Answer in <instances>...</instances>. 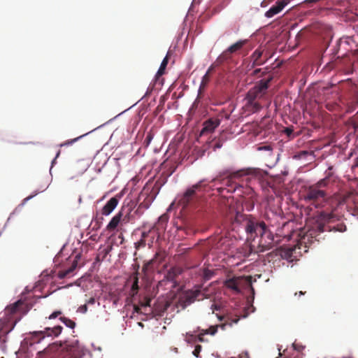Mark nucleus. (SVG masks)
Segmentation results:
<instances>
[{
  "instance_id": "18",
  "label": "nucleus",
  "mask_w": 358,
  "mask_h": 358,
  "mask_svg": "<svg viewBox=\"0 0 358 358\" xmlns=\"http://www.w3.org/2000/svg\"><path fill=\"white\" fill-rule=\"evenodd\" d=\"M168 221L169 216L166 214H163L159 217L157 223L152 227V229H156L157 233H159V229H165Z\"/></svg>"
},
{
  "instance_id": "20",
  "label": "nucleus",
  "mask_w": 358,
  "mask_h": 358,
  "mask_svg": "<svg viewBox=\"0 0 358 358\" xmlns=\"http://www.w3.org/2000/svg\"><path fill=\"white\" fill-rule=\"evenodd\" d=\"M181 273V269L180 268L173 267L171 268L166 273V278L169 281L175 280L176 278L180 275Z\"/></svg>"
},
{
  "instance_id": "19",
  "label": "nucleus",
  "mask_w": 358,
  "mask_h": 358,
  "mask_svg": "<svg viewBox=\"0 0 358 358\" xmlns=\"http://www.w3.org/2000/svg\"><path fill=\"white\" fill-rule=\"evenodd\" d=\"M23 305V302L21 300H19L12 305L8 306L6 308V312L9 315H13L17 312H20L21 310V307Z\"/></svg>"
},
{
  "instance_id": "16",
  "label": "nucleus",
  "mask_w": 358,
  "mask_h": 358,
  "mask_svg": "<svg viewBox=\"0 0 358 358\" xmlns=\"http://www.w3.org/2000/svg\"><path fill=\"white\" fill-rule=\"evenodd\" d=\"M219 320L221 321H222V320L224 321V322L220 325V327L222 329H224L225 327L227 325H229L231 327V326H232L233 324H236L238 322L239 318L238 316H236L235 317H234L231 315L228 314V315L220 317Z\"/></svg>"
},
{
  "instance_id": "3",
  "label": "nucleus",
  "mask_w": 358,
  "mask_h": 358,
  "mask_svg": "<svg viewBox=\"0 0 358 358\" xmlns=\"http://www.w3.org/2000/svg\"><path fill=\"white\" fill-rule=\"evenodd\" d=\"M273 76L262 79L249 90L245 96V108L251 113H257L262 108V101L266 97Z\"/></svg>"
},
{
  "instance_id": "6",
  "label": "nucleus",
  "mask_w": 358,
  "mask_h": 358,
  "mask_svg": "<svg viewBox=\"0 0 358 358\" xmlns=\"http://www.w3.org/2000/svg\"><path fill=\"white\" fill-rule=\"evenodd\" d=\"M131 209L129 207H122L121 210L111 219L106 228L108 231H113L120 223L127 224Z\"/></svg>"
},
{
  "instance_id": "2",
  "label": "nucleus",
  "mask_w": 358,
  "mask_h": 358,
  "mask_svg": "<svg viewBox=\"0 0 358 358\" xmlns=\"http://www.w3.org/2000/svg\"><path fill=\"white\" fill-rule=\"evenodd\" d=\"M263 176V172L258 168H247L241 169L236 171H231L227 170L220 173V177H223L222 179L218 178L212 180V182L219 181L221 184L227 187H219L217 190L220 193L222 192L224 189H227L229 192H233L238 187L237 180H246L250 182L252 179H260Z\"/></svg>"
},
{
  "instance_id": "25",
  "label": "nucleus",
  "mask_w": 358,
  "mask_h": 358,
  "mask_svg": "<svg viewBox=\"0 0 358 358\" xmlns=\"http://www.w3.org/2000/svg\"><path fill=\"white\" fill-rule=\"evenodd\" d=\"M151 299L149 297H144L139 301V304L142 308H146L150 306Z\"/></svg>"
},
{
  "instance_id": "32",
  "label": "nucleus",
  "mask_w": 358,
  "mask_h": 358,
  "mask_svg": "<svg viewBox=\"0 0 358 358\" xmlns=\"http://www.w3.org/2000/svg\"><path fill=\"white\" fill-rule=\"evenodd\" d=\"M265 74H266V71H262L261 69H257L252 73L253 76H258V77H262V76H264Z\"/></svg>"
},
{
  "instance_id": "37",
  "label": "nucleus",
  "mask_w": 358,
  "mask_h": 358,
  "mask_svg": "<svg viewBox=\"0 0 358 358\" xmlns=\"http://www.w3.org/2000/svg\"><path fill=\"white\" fill-rule=\"evenodd\" d=\"M78 310L83 313H85L87 311V304H84V305H82L80 306L79 308H78Z\"/></svg>"
},
{
  "instance_id": "33",
  "label": "nucleus",
  "mask_w": 358,
  "mask_h": 358,
  "mask_svg": "<svg viewBox=\"0 0 358 358\" xmlns=\"http://www.w3.org/2000/svg\"><path fill=\"white\" fill-rule=\"evenodd\" d=\"M136 248L138 249L140 247H144L145 246V240H143V238H141L137 243H135Z\"/></svg>"
},
{
  "instance_id": "9",
  "label": "nucleus",
  "mask_w": 358,
  "mask_h": 358,
  "mask_svg": "<svg viewBox=\"0 0 358 358\" xmlns=\"http://www.w3.org/2000/svg\"><path fill=\"white\" fill-rule=\"evenodd\" d=\"M73 345L67 344L66 342L64 343L56 342L49 345L45 350L47 353L66 352V353L71 354L73 352Z\"/></svg>"
},
{
  "instance_id": "48",
  "label": "nucleus",
  "mask_w": 358,
  "mask_h": 358,
  "mask_svg": "<svg viewBox=\"0 0 358 358\" xmlns=\"http://www.w3.org/2000/svg\"><path fill=\"white\" fill-rule=\"evenodd\" d=\"M302 154H303V155H307V154H308V152H307V151H303V152H302Z\"/></svg>"
},
{
  "instance_id": "26",
  "label": "nucleus",
  "mask_w": 358,
  "mask_h": 358,
  "mask_svg": "<svg viewBox=\"0 0 358 358\" xmlns=\"http://www.w3.org/2000/svg\"><path fill=\"white\" fill-rule=\"evenodd\" d=\"M83 136H78L77 138H73V139H70V140H68L62 143H61L59 145V147H64V146H69V145H71L72 144H73L75 142H76L78 139H80V138H82Z\"/></svg>"
},
{
  "instance_id": "35",
  "label": "nucleus",
  "mask_w": 358,
  "mask_h": 358,
  "mask_svg": "<svg viewBox=\"0 0 358 358\" xmlns=\"http://www.w3.org/2000/svg\"><path fill=\"white\" fill-rule=\"evenodd\" d=\"M152 231H156V229H153L152 227L148 231H143L141 234V238L145 240V238L148 236L149 234Z\"/></svg>"
},
{
  "instance_id": "45",
  "label": "nucleus",
  "mask_w": 358,
  "mask_h": 358,
  "mask_svg": "<svg viewBox=\"0 0 358 358\" xmlns=\"http://www.w3.org/2000/svg\"><path fill=\"white\" fill-rule=\"evenodd\" d=\"M345 229H346L345 226H341V228L338 229V230L340 231H345Z\"/></svg>"
},
{
  "instance_id": "34",
  "label": "nucleus",
  "mask_w": 358,
  "mask_h": 358,
  "mask_svg": "<svg viewBox=\"0 0 358 358\" xmlns=\"http://www.w3.org/2000/svg\"><path fill=\"white\" fill-rule=\"evenodd\" d=\"M62 315V311L60 310H57V311H55L53 312L49 317H48V319L50 320H52V319H55L56 317H57L59 315Z\"/></svg>"
},
{
  "instance_id": "38",
  "label": "nucleus",
  "mask_w": 358,
  "mask_h": 358,
  "mask_svg": "<svg viewBox=\"0 0 358 358\" xmlns=\"http://www.w3.org/2000/svg\"><path fill=\"white\" fill-rule=\"evenodd\" d=\"M138 291L137 289H132V288L131 287L129 295L131 297H134L138 294Z\"/></svg>"
},
{
  "instance_id": "10",
  "label": "nucleus",
  "mask_w": 358,
  "mask_h": 358,
  "mask_svg": "<svg viewBox=\"0 0 358 358\" xmlns=\"http://www.w3.org/2000/svg\"><path fill=\"white\" fill-rule=\"evenodd\" d=\"M289 2L288 0H279L276 1L275 3L265 13V17L271 18L280 13Z\"/></svg>"
},
{
  "instance_id": "41",
  "label": "nucleus",
  "mask_w": 358,
  "mask_h": 358,
  "mask_svg": "<svg viewBox=\"0 0 358 358\" xmlns=\"http://www.w3.org/2000/svg\"><path fill=\"white\" fill-rule=\"evenodd\" d=\"M206 334H204V331H202L201 333H200L199 335H198V340L200 341V342H203L204 340H203V336L205 335Z\"/></svg>"
},
{
  "instance_id": "17",
  "label": "nucleus",
  "mask_w": 358,
  "mask_h": 358,
  "mask_svg": "<svg viewBox=\"0 0 358 358\" xmlns=\"http://www.w3.org/2000/svg\"><path fill=\"white\" fill-rule=\"evenodd\" d=\"M78 258V256H76V259H74L73 261L71 266L69 268L63 270V271H60L59 272L58 277L59 278L63 279V278L69 276L71 273H72L74 271V270L76 268V267L78 266V260H77Z\"/></svg>"
},
{
  "instance_id": "8",
  "label": "nucleus",
  "mask_w": 358,
  "mask_h": 358,
  "mask_svg": "<svg viewBox=\"0 0 358 358\" xmlns=\"http://www.w3.org/2000/svg\"><path fill=\"white\" fill-rule=\"evenodd\" d=\"M248 40H239L235 43L230 45L226 50H224L216 59L217 64H221L223 62L229 60L231 57V55L240 50L247 43Z\"/></svg>"
},
{
  "instance_id": "28",
  "label": "nucleus",
  "mask_w": 358,
  "mask_h": 358,
  "mask_svg": "<svg viewBox=\"0 0 358 358\" xmlns=\"http://www.w3.org/2000/svg\"><path fill=\"white\" fill-rule=\"evenodd\" d=\"M217 327H218V325L211 326L209 329H206V330H202V331H204V334H206L214 335V334H215V333L217 331Z\"/></svg>"
},
{
  "instance_id": "47",
  "label": "nucleus",
  "mask_w": 358,
  "mask_h": 358,
  "mask_svg": "<svg viewBox=\"0 0 358 358\" xmlns=\"http://www.w3.org/2000/svg\"><path fill=\"white\" fill-rule=\"evenodd\" d=\"M305 293H306V292H302V291H300V292H299V296H301V295H304V294H305Z\"/></svg>"
},
{
  "instance_id": "30",
  "label": "nucleus",
  "mask_w": 358,
  "mask_h": 358,
  "mask_svg": "<svg viewBox=\"0 0 358 358\" xmlns=\"http://www.w3.org/2000/svg\"><path fill=\"white\" fill-rule=\"evenodd\" d=\"M213 275V272L209 269H204L203 271V278L206 280H208L211 278Z\"/></svg>"
},
{
  "instance_id": "7",
  "label": "nucleus",
  "mask_w": 358,
  "mask_h": 358,
  "mask_svg": "<svg viewBox=\"0 0 358 358\" xmlns=\"http://www.w3.org/2000/svg\"><path fill=\"white\" fill-rule=\"evenodd\" d=\"M208 298L205 289H195L185 292L180 299L183 306H187L196 301H201Z\"/></svg>"
},
{
  "instance_id": "13",
  "label": "nucleus",
  "mask_w": 358,
  "mask_h": 358,
  "mask_svg": "<svg viewBox=\"0 0 358 358\" xmlns=\"http://www.w3.org/2000/svg\"><path fill=\"white\" fill-rule=\"evenodd\" d=\"M240 282L241 280L239 278L234 277L231 278L227 279L224 282V285L228 289H230L234 291L235 292L238 293L241 292L239 288Z\"/></svg>"
},
{
  "instance_id": "21",
  "label": "nucleus",
  "mask_w": 358,
  "mask_h": 358,
  "mask_svg": "<svg viewBox=\"0 0 358 358\" xmlns=\"http://www.w3.org/2000/svg\"><path fill=\"white\" fill-rule=\"evenodd\" d=\"M230 246V241L227 237H221L217 243V248L225 251Z\"/></svg>"
},
{
  "instance_id": "5",
  "label": "nucleus",
  "mask_w": 358,
  "mask_h": 358,
  "mask_svg": "<svg viewBox=\"0 0 358 358\" xmlns=\"http://www.w3.org/2000/svg\"><path fill=\"white\" fill-rule=\"evenodd\" d=\"M328 194L322 189H318L315 185L309 186L305 192L304 200L314 205L316 208L320 207L327 199Z\"/></svg>"
},
{
  "instance_id": "12",
  "label": "nucleus",
  "mask_w": 358,
  "mask_h": 358,
  "mask_svg": "<svg viewBox=\"0 0 358 358\" xmlns=\"http://www.w3.org/2000/svg\"><path fill=\"white\" fill-rule=\"evenodd\" d=\"M118 199L116 197L110 198L102 208L103 215H110L118 204Z\"/></svg>"
},
{
  "instance_id": "4",
  "label": "nucleus",
  "mask_w": 358,
  "mask_h": 358,
  "mask_svg": "<svg viewBox=\"0 0 358 358\" xmlns=\"http://www.w3.org/2000/svg\"><path fill=\"white\" fill-rule=\"evenodd\" d=\"M205 180H201L198 183L188 188L185 192L179 198L178 204L185 208L188 206H194L199 200L198 193L206 187Z\"/></svg>"
},
{
  "instance_id": "43",
  "label": "nucleus",
  "mask_w": 358,
  "mask_h": 358,
  "mask_svg": "<svg viewBox=\"0 0 358 358\" xmlns=\"http://www.w3.org/2000/svg\"><path fill=\"white\" fill-rule=\"evenodd\" d=\"M292 131H293V130L292 129H290V128L287 127V128L285 129V132H286V134L287 135L291 134L292 133Z\"/></svg>"
},
{
  "instance_id": "24",
  "label": "nucleus",
  "mask_w": 358,
  "mask_h": 358,
  "mask_svg": "<svg viewBox=\"0 0 358 358\" xmlns=\"http://www.w3.org/2000/svg\"><path fill=\"white\" fill-rule=\"evenodd\" d=\"M59 320L68 327L74 329L76 327V322L69 318L65 317H61Z\"/></svg>"
},
{
  "instance_id": "23",
  "label": "nucleus",
  "mask_w": 358,
  "mask_h": 358,
  "mask_svg": "<svg viewBox=\"0 0 358 358\" xmlns=\"http://www.w3.org/2000/svg\"><path fill=\"white\" fill-rule=\"evenodd\" d=\"M329 181V177L327 176V177H325L324 178L320 180L317 182H316L313 185L317 187L318 189H324V188H325L328 186Z\"/></svg>"
},
{
  "instance_id": "14",
  "label": "nucleus",
  "mask_w": 358,
  "mask_h": 358,
  "mask_svg": "<svg viewBox=\"0 0 358 358\" xmlns=\"http://www.w3.org/2000/svg\"><path fill=\"white\" fill-rule=\"evenodd\" d=\"M63 327L60 325L55 326L52 328L46 327L43 331L38 333L42 334L43 336H58L62 331Z\"/></svg>"
},
{
  "instance_id": "11",
  "label": "nucleus",
  "mask_w": 358,
  "mask_h": 358,
  "mask_svg": "<svg viewBox=\"0 0 358 358\" xmlns=\"http://www.w3.org/2000/svg\"><path fill=\"white\" fill-rule=\"evenodd\" d=\"M220 124V120L218 119H210L206 121L203 124V127L201 131L200 135H204L206 133L213 132Z\"/></svg>"
},
{
  "instance_id": "27",
  "label": "nucleus",
  "mask_w": 358,
  "mask_h": 358,
  "mask_svg": "<svg viewBox=\"0 0 358 358\" xmlns=\"http://www.w3.org/2000/svg\"><path fill=\"white\" fill-rule=\"evenodd\" d=\"M153 137L154 134L152 131L148 132L143 143L146 147H148L150 145V142L153 139Z\"/></svg>"
},
{
  "instance_id": "39",
  "label": "nucleus",
  "mask_w": 358,
  "mask_h": 358,
  "mask_svg": "<svg viewBox=\"0 0 358 358\" xmlns=\"http://www.w3.org/2000/svg\"><path fill=\"white\" fill-rule=\"evenodd\" d=\"M141 308H142V307L140 306V304L134 306V310L137 313H141Z\"/></svg>"
},
{
  "instance_id": "15",
  "label": "nucleus",
  "mask_w": 358,
  "mask_h": 358,
  "mask_svg": "<svg viewBox=\"0 0 358 358\" xmlns=\"http://www.w3.org/2000/svg\"><path fill=\"white\" fill-rule=\"evenodd\" d=\"M263 54V51L260 49H257L250 56V58L252 61V67L254 68L257 66L262 65L265 63L266 61L262 60V56Z\"/></svg>"
},
{
  "instance_id": "49",
  "label": "nucleus",
  "mask_w": 358,
  "mask_h": 358,
  "mask_svg": "<svg viewBox=\"0 0 358 358\" xmlns=\"http://www.w3.org/2000/svg\"><path fill=\"white\" fill-rule=\"evenodd\" d=\"M1 358H3V357H1Z\"/></svg>"
},
{
  "instance_id": "31",
  "label": "nucleus",
  "mask_w": 358,
  "mask_h": 358,
  "mask_svg": "<svg viewBox=\"0 0 358 358\" xmlns=\"http://www.w3.org/2000/svg\"><path fill=\"white\" fill-rule=\"evenodd\" d=\"M131 288H132V289H137L138 291L139 289L138 278L137 275H135L134 277V281H133V283L131 285Z\"/></svg>"
},
{
  "instance_id": "46",
  "label": "nucleus",
  "mask_w": 358,
  "mask_h": 358,
  "mask_svg": "<svg viewBox=\"0 0 358 358\" xmlns=\"http://www.w3.org/2000/svg\"><path fill=\"white\" fill-rule=\"evenodd\" d=\"M60 153H61V151H60V150H59V151L57 152V155H56V157H55V159L52 161V163H54V162H55V159H56L59 156Z\"/></svg>"
},
{
  "instance_id": "22",
  "label": "nucleus",
  "mask_w": 358,
  "mask_h": 358,
  "mask_svg": "<svg viewBox=\"0 0 358 358\" xmlns=\"http://www.w3.org/2000/svg\"><path fill=\"white\" fill-rule=\"evenodd\" d=\"M168 61H169L168 56H166L161 63L159 69L156 75L157 76H161L162 75H163L164 73L165 69L168 64Z\"/></svg>"
},
{
  "instance_id": "44",
  "label": "nucleus",
  "mask_w": 358,
  "mask_h": 358,
  "mask_svg": "<svg viewBox=\"0 0 358 358\" xmlns=\"http://www.w3.org/2000/svg\"><path fill=\"white\" fill-rule=\"evenodd\" d=\"M214 69V66L213 65H211L209 69H208L207 72L206 73H208V74L210 75V73L213 71Z\"/></svg>"
},
{
  "instance_id": "36",
  "label": "nucleus",
  "mask_w": 358,
  "mask_h": 358,
  "mask_svg": "<svg viewBox=\"0 0 358 358\" xmlns=\"http://www.w3.org/2000/svg\"><path fill=\"white\" fill-rule=\"evenodd\" d=\"M201 350V346L199 345H196V347L193 351V355L196 357H199V355Z\"/></svg>"
},
{
  "instance_id": "29",
  "label": "nucleus",
  "mask_w": 358,
  "mask_h": 358,
  "mask_svg": "<svg viewBox=\"0 0 358 358\" xmlns=\"http://www.w3.org/2000/svg\"><path fill=\"white\" fill-rule=\"evenodd\" d=\"M209 80H210V75L208 74V73H206V74L202 78L200 89L201 87H203V88L205 87L206 85L209 82Z\"/></svg>"
},
{
  "instance_id": "42",
  "label": "nucleus",
  "mask_w": 358,
  "mask_h": 358,
  "mask_svg": "<svg viewBox=\"0 0 358 358\" xmlns=\"http://www.w3.org/2000/svg\"><path fill=\"white\" fill-rule=\"evenodd\" d=\"M37 193H35L34 195H30L27 197H26L24 200H23V203H26L27 201H29V199H31V198H33L35 195H36Z\"/></svg>"
},
{
  "instance_id": "40",
  "label": "nucleus",
  "mask_w": 358,
  "mask_h": 358,
  "mask_svg": "<svg viewBox=\"0 0 358 358\" xmlns=\"http://www.w3.org/2000/svg\"><path fill=\"white\" fill-rule=\"evenodd\" d=\"M95 303V299L94 297H91L89 300L87 301L86 304L92 305Z\"/></svg>"
},
{
  "instance_id": "1",
  "label": "nucleus",
  "mask_w": 358,
  "mask_h": 358,
  "mask_svg": "<svg viewBox=\"0 0 358 358\" xmlns=\"http://www.w3.org/2000/svg\"><path fill=\"white\" fill-rule=\"evenodd\" d=\"M235 220L243 222L245 231L251 237L259 236V248L261 252L270 250L273 245V236L264 222L251 216L236 213Z\"/></svg>"
}]
</instances>
